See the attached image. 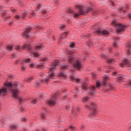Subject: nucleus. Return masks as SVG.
<instances>
[{"mask_svg":"<svg viewBox=\"0 0 131 131\" xmlns=\"http://www.w3.org/2000/svg\"><path fill=\"white\" fill-rule=\"evenodd\" d=\"M107 79H108V77H106L104 78V80L102 82V85L105 86L106 85V83H107Z\"/></svg>","mask_w":131,"mask_h":131,"instance_id":"nucleus-22","label":"nucleus"},{"mask_svg":"<svg viewBox=\"0 0 131 131\" xmlns=\"http://www.w3.org/2000/svg\"><path fill=\"white\" fill-rule=\"evenodd\" d=\"M14 48H15V50H17V51L20 50V49H21V47H20V46H19V45H15L14 46Z\"/></svg>","mask_w":131,"mask_h":131,"instance_id":"nucleus-31","label":"nucleus"},{"mask_svg":"<svg viewBox=\"0 0 131 131\" xmlns=\"http://www.w3.org/2000/svg\"><path fill=\"white\" fill-rule=\"evenodd\" d=\"M120 11H122V12H123L124 13H125V11H124V10H123V8H120Z\"/></svg>","mask_w":131,"mask_h":131,"instance_id":"nucleus-53","label":"nucleus"},{"mask_svg":"<svg viewBox=\"0 0 131 131\" xmlns=\"http://www.w3.org/2000/svg\"><path fill=\"white\" fill-rule=\"evenodd\" d=\"M40 118L42 119H45V118H46V116H45L43 114H42L40 116Z\"/></svg>","mask_w":131,"mask_h":131,"instance_id":"nucleus-39","label":"nucleus"},{"mask_svg":"<svg viewBox=\"0 0 131 131\" xmlns=\"http://www.w3.org/2000/svg\"><path fill=\"white\" fill-rule=\"evenodd\" d=\"M42 14H47V10H44L43 11H42Z\"/></svg>","mask_w":131,"mask_h":131,"instance_id":"nucleus-54","label":"nucleus"},{"mask_svg":"<svg viewBox=\"0 0 131 131\" xmlns=\"http://www.w3.org/2000/svg\"><path fill=\"white\" fill-rule=\"evenodd\" d=\"M127 16H128L129 18H130V19H131V14H130V13H128V15H127Z\"/></svg>","mask_w":131,"mask_h":131,"instance_id":"nucleus-57","label":"nucleus"},{"mask_svg":"<svg viewBox=\"0 0 131 131\" xmlns=\"http://www.w3.org/2000/svg\"><path fill=\"white\" fill-rule=\"evenodd\" d=\"M11 129H16V128H17L16 125H12L11 126Z\"/></svg>","mask_w":131,"mask_h":131,"instance_id":"nucleus-30","label":"nucleus"},{"mask_svg":"<svg viewBox=\"0 0 131 131\" xmlns=\"http://www.w3.org/2000/svg\"><path fill=\"white\" fill-rule=\"evenodd\" d=\"M68 62L70 64H73L74 68L77 69V70H80L82 68V64L80 63V61L75 58H73L72 56L69 57L68 59Z\"/></svg>","mask_w":131,"mask_h":131,"instance_id":"nucleus-4","label":"nucleus"},{"mask_svg":"<svg viewBox=\"0 0 131 131\" xmlns=\"http://www.w3.org/2000/svg\"><path fill=\"white\" fill-rule=\"evenodd\" d=\"M63 28H65V25H62L60 26V29H61V30H63Z\"/></svg>","mask_w":131,"mask_h":131,"instance_id":"nucleus-49","label":"nucleus"},{"mask_svg":"<svg viewBox=\"0 0 131 131\" xmlns=\"http://www.w3.org/2000/svg\"><path fill=\"white\" fill-rule=\"evenodd\" d=\"M59 64V60H56L54 62V65H52L51 66V68L50 69L49 71V76H47L45 78H44L41 81L37 80L35 82V84L37 86H39L40 85V83L43 82H49L51 79H54V78L55 77V73H54L55 70H56L57 69H56V67L58 66Z\"/></svg>","mask_w":131,"mask_h":131,"instance_id":"nucleus-2","label":"nucleus"},{"mask_svg":"<svg viewBox=\"0 0 131 131\" xmlns=\"http://www.w3.org/2000/svg\"><path fill=\"white\" fill-rule=\"evenodd\" d=\"M85 107V108H88V109H90V106H89L88 105H86Z\"/></svg>","mask_w":131,"mask_h":131,"instance_id":"nucleus-59","label":"nucleus"},{"mask_svg":"<svg viewBox=\"0 0 131 131\" xmlns=\"http://www.w3.org/2000/svg\"><path fill=\"white\" fill-rule=\"evenodd\" d=\"M100 86H101V83H100V82H96L97 88H100Z\"/></svg>","mask_w":131,"mask_h":131,"instance_id":"nucleus-38","label":"nucleus"},{"mask_svg":"<svg viewBox=\"0 0 131 131\" xmlns=\"http://www.w3.org/2000/svg\"><path fill=\"white\" fill-rule=\"evenodd\" d=\"M41 131H46V129L43 128V129H42V130Z\"/></svg>","mask_w":131,"mask_h":131,"instance_id":"nucleus-61","label":"nucleus"},{"mask_svg":"<svg viewBox=\"0 0 131 131\" xmlns=\"http://www.w3.org/2000/svg\"><path fill=\"white\" fill-rule=\"evenodd\" d=\"M127 55H128V56H129V55H130V50H129V49H128V48H127Z\"/></svg>","mask_w":131,"mask_h":131,"instance_id":"nucleus-37","label":"nucleus"},{"mask_svg":"<svg viewBox=\"0 0 131 131\" xmlns=\"http://www.w3.org/2000/svg\"><path fill=\"white\" fill-rule=\"evenodd\" d=\"M66 110H69L70 109V107L69 106H66Z\"/></svg>","mask_w":131,"mask_h":131,"instance_id":"nucleus-55","label":"nucleus"},{"mask_svg":"<svg viewBox=\"0 0 131 131\" xmlns=\"http://www.w3.org/2000/svg\"><path fill=\"white\" fill-rule=\"evenodd\" d=\"M92 77L95 78L96 77V74H92Z\"/></svg>","mask_w":131,"mask_h":131,"instance_id":"nucleus-56","label":"nucleus"},{"mask_svg":"<svg viewBox=\"0 0 131 131\" xmlns=\"http://www.w3.org/2000/svg\"><path fill=\"white\" fill-rule=\"evenodd\" d=\"M17 56H16V53H14V54H12V57L13 58H16Z\"/></svg>","mask_w":131,"mask_h":131,"instance_id":"nucleus-50","label":"nucleus"},{"mask_svg":"<svg viewBox=\"0 0 131 131\" xmlns=\"http://www.w3.org/2000/svg\"><path fill=\"white\" fill-rule=\"evenodd\" d=\"M79 110H80V108L79 107H78L76 110H73L72 111V113L73 115L76 114V113H77V112H79Z\"/></svg>","mask_w":131,"mask_h":131,"instance_id":"nucleus-19","label":"nucleus"},{"mask_svg":"<svg viewBox=\"0 0 131 131\" xmlns=\"http://www.w3.org/2000/svg\"><path fill=\"white\" fill-rule=\"evenodd\" d=\"M31 30V28L29 27L26 29V31H25L24 33L23 34L24 36L25 37H26V38H28L29 37V32Z\"/></svg>","mask_w":131,"mask_h":131,"instance_id":"nucleus-9","label":"nucleus"},{"mask_svg":"<svg viewBox=\"0 0 131 131\" xmlns=\"http://www.w3.org/2000/svg\"><path fill=\"white\" fill-rule=\"evenodd\" d=\"M21 110H22V111H23V110H24V107H21Z\"/></svg>","mask_w":131,"mask_h":131,"instance_id":"nucleus-62","label":"nucleus"},{"mask_svg":"<svg viewBox=\"0 0 131 131\" xmlns=\"http://www.w3.org/2000/svg\"><path fill=\"white\" fill-rule=\"evenodd\" d=\"M123 79H124V78L121 75L118 76V77L117 78L118 81H119V82H121V81H122V80H123Z\"/></svg>","mask_w":131,"mask_h":131,"instance_id":"nucleus-18","label":"nucleus"},{"mask_svg":"<svg viewBox=\"0 0 131 131\" xmlns=\"http://www.w3.org/2000/svg\"><path fill=\"white\" fill-rule=\"evenodd\" d=\"M6 50H7L8 51H12V50H13V46H7Z\"/></svg>","mask_w":131,"mask_h":131,"instance_id":"nucleus-24","label":"nucleus"},{"mask_svg":"<svg viewBox=\"0 0 131 131\" xmlns=\"http://www.w3.org/2000/svg\"><path fill=\"white\" fill-rule=\"evenodd\" d=\"M114 61V59L112 58H109L107 60V63L108 64H111L112 63H113V61Z\"/></svg>","mask_w":131,"mask_h":131,"instance_id":"nucleus-23","label":"nucleus"},{"mask_svg":"<svg viewBox=\"0 0 131 131\" xmlns=\"http://www.w3.org/2000/svg\"><path fill=\"white\" fill-rule=\"evenodd\" d=\"M18 99L19 101V103H22L24 101L23 99L20 98H18Z\"/></svg>","mask_w":131,"mask_h":131,"instance_id":"nucleus-40","label":"nucleus"},{"mask_svg":"<svg viewBox=\"0 0 131 131\" xmlns=\"http://www.w3.org/2000/svg\"><path fill=\"white\" fill-rule=\"evenodd\" d=\"M27 15V12H25L23 13L21 18L22 19H24L25 18V16Z\"/></svg>","mask_w":131,"mask_h":131,"instance_id":"nucleus-28","label":"nucleus"},{"mask_svg":"<svg viewBox=\"0 0 131 131\" xmlns=\"http://www.w3.org/2000/svg\"><path fill=\"white\" fill-rule=\"evenodd\" d=\"M42 66H43V63H41L38 65L37 67H42Z\"/></svg>","mask_w":131,"mask_h":131,"instance_id":"nucleus-48","label":"nucleus"},{"mask_svg":"<svg viewBox=\"0 0 131 131\" xmlns=\"http://www.w3.org/2000/svg\"><path fill=\"white\" fill-rule=\"evenodd\" d=\"M41 47H42L41 45L36 46V49H35L36 51V50H40V49H41Z\"/></svg>","mask_w":131,"mask_h":131,"instance_id":"nucleus-33","label":"nucleus"},{"mask_svg":"<svg viewBox=\"0 0 131 131\" xmlns=\"http://www.w3.org/2000/svg\"><path fill=\"white\" fill-rule=\"evenodd\" d=\"M114 39H115V41H117V40H118V39H119V38H118L117 37H115ZM113 46L115 48H116V46H117L116 42H115L113 43Z\"/></svg>","mask_w":131,"mask_h":131,"instance_id":"nucleus-20","label":"nucleus"},{"mask_svg":"<svg viewBox=\"0 0 131 131\" xmlns=\"http://www.w3.org/2000/svg\"><path fill=\"white\" fill-rule=\"evenodd\" d=\"M116 73H117L116 72H114V75H115V74H116Z\"/></svg>","mask_w":131,"mask_h":131,"instance_id":"nucleus-64","label":"nucleus"},{"mask_svg":"<svg viewBox=\"0 0 131 131\" xmlns=\"http://www.w3.org/2000/svg\"><path fill=\"white\" fill-rule=\"evenodd\" d=\"M11 11L12 12V13H15V12H16V10L15 9H12Z\"/></svg>","mask_w":131,"mask_h":131,"instance_id":"nucleus-60","label":"nucleus"},{"mask_svg":"<svg viewBox=\"0 0 131 131\" xmlns=\"http://www.w3.org/2000/svg\"><path fill=\"white\" fill-rule=\"evenodd\" d=\"M21 49L23 50H24V49H27V50H30L31 49V47H30V45L26 44L21 47Z\"/></svg>","mask_w":131,"mask_h":131,"instance_id":"nucleus-13","label":"nucleus"},{"mask_svg":"<svg viewBox=\"0 0 131 131\" xmlns=\"http://www.w3.org/2000/svg\"><path fill=\"white\" fill-rule=\"evenodd\" d=\"M47 60H48V58L47 57H43L41 59V61L42 62H46V61H47Z\"/></svg>","mask_w":131,"mask_h":131,"instance_id":"nucleus-36","label":"nucleus"},{"mask_svg":"<svg viewBox=\"0 0 131 131\" xmlns=\"http://www.w3.org/2000/svg\"><path fill=\"white\" fill-rule=\"evenodd\" d=\"M71 80L72 81H73L74 82H77V83H79V79H75L74 77L73 76H71L70 77Z\"/></svg>","mask_w":131,"mask_h":131,"instance_id":"nucleus-12","label":"nucleus"},{"mask_svg":"<svg viewBox=\"0 0 131 131\" xmlns=\"http://www.w3.org/2000/svg\"><path fill=\"white\" fill-rule=\"evenodd\" d=\"M31 60L30 59V58L25 59L23 61V63H24V64H26L27 63H31Z\"/></svg>","mask_w":131,"mask_h":131,"instance_id":"nucleus-14","label":"nucleus"},{"mask_svg":"<svg viewBox=\"0 0 131 131\" xmlns=\"http://www.w3.org/2000/svg\"><path fill=\"white\" fill-rule=\"evenodd\" d=\"M76 8L77 9H78V13H74L73 12L72 10L70 11V13H71L72 16L75 19H76V18H78L80 16V15H84L85 13H90V12H92L93 9L92 7H88L87 8V9L85 11L83 10V7L80 6H76Z\"/></svg>","mask_w":131,"mask_h":131,"instance_id":"nucleus-3","label":"nucleus"},{"mask_svg":"<svg viewBox=\"0 0 131 131\" xmlns=\"http://www.w3.org/2000/svg\"><path fill=\"white\" fill-rule=\"evenodd\" d=\"M43 97H45V95L43 94V93H41L39 94V100L40 101L41 100H42V98H43Z\"/></svg>","mask_w":131,"mask_h":131,"instance_id":"nucleus-27","label":"nucleus"},{"mask_svg":"<svg viewBox=\"0 0 131 131\" xmlns=\"http://www.w3.org/2000/svg\"><path fill=\"white\" fill-rule=\"evenodd\" d=\"M67 54H68V55H72V54H73V52H72L70 50H68L67 51Z\"/></svg>","mask_w":131,"mask_h":131,"instance_id":"nucleus-32","label":"nucleus"},{"mask_svg":"<svg viewBox=\"0 0 131 131\" xmlns=\"http://www.w3.org/2000/svg\"><path fill=\"white\" fill-rule=\"evenodd\" d=\"M4 85L5 88L0 90V95L1 94H3V95L5 96V94H6L7 91L8 90L11 92L13 98H15V99L18 98V96H19V94H20V92L18 90L21 89V84L17 83H5Z\"/></svg>","mask_w":131,"mask_h":131,"instance_id":"nucleus-1","label":"nucleus"},{"mask_svg":"<svg viewBox=\"0 0 131 131\" xmlns=\"http://www.w3.org/2000/svg\"><path fill=\"white\" fill-rule=\"evenodd\" d=\"M67 35H68V32H67L61 34L59 37V40L61 41V40H62L63 38H65Z\"/></svg>","mask_w":131,"mask_h":131,"instance_id":"nucleus-11","label":"nucleus"},{"mask_svg":"<svg viewBox=\"0 0 131 131\" xmlns=\"http://www.w3.org/2000/svg\"><path fill=\"white\" fill-rule=\"evenodd\" d=\"M101 56L102 58H103V59L106 58V56H105V55H104V54H101Z\"/></svg>","mask_w":131,"mask_h":131,"instance_id":"nucleus-51","label":"nucleus"},{"mask_svg":"<svg viewBox=\"0 0 131 131\" xmlns=\"http://www.w3.org/2000/svg\"><path fill=\"white\" fill-rule=\"evenodd\" d=\"M90 90L92 91V92L90 93V95H94L95 93L94 91L96 90V87H95V86H92Z\"/></svg>","mask_w":131,"mask_h":131,"instance_id":"nucleus-15","label":"nucleus"},{"mask_svg":"<svg viewBox=\"0 0 131 131\" xmlns=\"http://www.w3.org/2000/svg\"><path fill=\"white\" fill-rule=\"evenodd\" d=\"M112 25L113 26H115V27L116 28L117 33H120V32H122V31H123V30H124V26L121 24H118L115 20H113L112 21Z\"/></svg>","mask_w":131,"mask_h":131,"instance_id":"nucleus-5","label":"nucleus"},{"mask_svg":"<svg viewBox=\"0 0 131 131\" xmlns=\"http://www.w3.org/2000/svg\"><path fill=\"white\" fill-rule=\"evenodd\" d=\"M14 18H15V19H20V16H19V15H15V16H14Z\"/></svg>","mask_w":131,"mask_h":131,"instance_id":"nucleus-46","label":"nucleus"},{"mask_svg":"<svg viewBox=\"0 0 131 131\" xmlns=\"http://www.w3.org/2000/svg\"><path fill=\"white\" fill-rule=\"evenodd\" d=\"M32 103L36 104V99H33V100L32 101Z\"/></svg>","mask_w":131,"mask_h":131,"instance_id":"nucleus-43","label":"nucleus"},{"mask_svg":"<svg viewBox=\"0 0 131 131\" xmlns=\"http://www.w3.org/2000/svg\"><path fill=\"white\" fill-rule=\"evenodd\" d=\"M96 33H97V34H102V35H108L109 32L106 30L98 29L96 30Z\"/></svg>","mask_w":131,"mask_h":131,"instance_id":"nucleus-8","label":"nucleus"},{"mask_svg":"<svg viewBox=\"0 0 131 131\" xmlns=\"http://www.w3.org/2000/svg\"><path fill=\"white\" fill-rule=\"evenodd\" d=\"M126 47H127L128 49H130V48H131V45H130V44H129V43L127 44Z\"/></svg>","mask_w":131,"mask_h":131,"instance_id":"nucleus-47","label":"nucleus"},{"mask_svg":"<svg viewBox=\"0 0 131 131\" xmlns=\"http://www.w3.org/2000/svg\"><path fill=\"white\" fill-rule=\"evenodd\" d=\"M110 4H111V5H112V6H113V7H114L115 5H114V3H113V2L111 1Z\"/></svg>","mask_w":131,"mask_h":131,"instance_id":"nucleus-52","label":"nucleus"},{"mask_svg":"<svg viewBox=\"0 0 131 131\" xmlns=\"http://www.w3.org/2000/svg\"><path fill=\"white\" fill-rule=\"evenodd\" d=\"M88 85L86 84V83H83L82 84L81 89L83 90V91H85L86 90V86Z\"/></svg>","mask_w":131,"mask_h":131,"instance_id":"nucleus-17","label":"nucleus"},{"mask_svg":"<svg viewBox=\"0 0 131 131\" xmlns=\"http://www.w3.org/2000/svg\"><path fill=\"white\" fill-rule=\"evenodd\" d=\"M21 67H20L21 70H25L26 69V65L25 63L21 62Z\"/></svg>","mask_w":131,"mask_h":131,"instance_id":"nucleus-16","label":"nucleus"},{"mask_svg":"<svg viewBox=\"0 0 131 131\" xmlns=\"http://www.w3.org/2000/svg\"><path fill=\"white\" fill-rule=\"evenodd\" d=\"M91 106H92V107H95L96 106V104H95L94 103L91 102L90 103Z\"/></svg>","mask_w":131,"mask_h":131,"instance_id":"nucleus-42","label":"nucleus"},{"mask_svg":"<svg viewBox=\"0 0 131 131\" xmlns=\"http://www.w3.org/2000/svg\"><path fill=\"white\" fill-rule=\"evenodd\" d=\"M75 45L73 42H71L69 46L70 48H74Z\"/></svg>","mask_w":131,"mask_h":131,"instance_id":"nucleus-34","label":"nucleus"},{"mask_svg":"<svg viewBox=\"0 0 131 131\" xmlns=\"http://www.w3.org/2000/svg\"><path fill=\"white\" fill-rule=\"evenodd\" d=\"M90 100V98L89 97H84L82 100L83 103H85V102H87V101H89Z\"/></svg>","mask_w":131,"mask_h":131,"instance_id":"nucleus-25","label":"nucleus"},{"mask_svg":"<svg viewBox=\"0 0 131 131\" xmlns=\"http://www.w3.org/2000/svg\"><path fill=\"white\" fill-rule=\"evenodd\" d=\"M33 55L35 57H39V54L38 53H36V52H33Z\"/></svg>","mask_w":131,"mask_h":131,"instance_id":"nucleus-29","label":"nucleus"},{"mask_svg":"<svg viewBox=\"0 0 131 131\" xmlns=\"http://www.w3.org/2000/svg\"><path fill=\"white\" fill-rule=\"evenodd\" d=\"M87 46H88V47H91L92 46V42H91V41L88 42L87 43Z\"/></svg>","mask_w":131,"mask_h":131,"instance_id":"nucleus-45","label":"nucleus"},{"mask_svg":"<svg viewBox=\"0 0 131 131\" xmlns=\"http://www.w3.org/2000/svg\"><path fill=\"white\" fill-rule=\"evenodd\" d=\"M21 121H23L24 122H26V121H27V119L26 118H22Z\"/></svg>","mask_w":131,"mask_h":131,"instance_id":"nucleus-41","label":"nucleus"},{"mask_svg":"<svg viewBox=\"0 0 131 131\" xmlns=\"http://www.w3.org/2000/svg\"><path fill=\"white\" fill-rule=\"evenodd\" d=\"M57 96L56 94L53 95L52 98L48 101V104L49 106H54L56 104V97Z\"/></svg>","mask_w":131,"mask_h":131,"instance_id":"nucleus-7","label":"nucleus"},{"mask_svg":"<svg viewBox=\"0 0 131 131\" xmlns=\"http://www.w3.org/2000/svg\"><path fill=\"white\" fill-rule=\"evenodd\" d=\"M12 23H13V22H11L10 23H9V25H12Z\"/></svg>","mask_w":131,"mask_h":131,"instance_id":"nucleus-63","label":"nucleus"},{"mask_svg":"<svg viewBox=\"0 0 131 131\" xmlns=\"http://www.w3.org/2000/svg\"><path fill=\"white\" fill-rule=\"evenodd\" d=\"M83 127H84V126L82 124V125H81L80 129H82V128H83Z\"/></svg>","mask_w":131,"mask_h":131,"instance_id":"nucleus-58","label":"nucleus"},{"mask_svg":"<svg viewBox=\"0 0 131 131\" xmlns=\"http://www.w3.org/2000/svg\"><path fill=\"white\" fill-rule=\"evenodd\" d=\"M124 65H125L126 66H129V61H128L126 59H124V60L123 61V63L120 64V66H121V67H123Z\"/></svg>","mask_w":131,"mask_h":131,"instance_id":"nucleus-10","label":"nucleus"},{"mask_svg":"<svg viewBox=\"0 0 131 131\" xmlns=\"http://www.w3.org/2000/svg\"><path fill=\"white\" fill-rule=\"evenodd\" d=\"M34 67V63L33 62H30V68H33Z\"/></svg>","mask_w":131,"mask_h":131,"instance_id":"nucleus-35","label":"nucleus"},{"mask_svg":"<svg viewBox=\"0 0 131 131\" xmlns=\"http://www.w3.org/2000/svg\"><path fill=\"white\" fill-rule=\"evenodd\" d=\"M96 108H94L93 110L92 114L90 116V118H91V119L93 118V116H95L96 115Z\"/></svg>","mask_w":131,"mask_h":131,"instance_id":"nucleus-21","label":"nucleus"},{"mask_svg":"<svg viewBox=\"0 0 131 131\" xmlns=\"http://www.w3.org/2000/svg\"><path fill=\"white\" fill-rule=\"evenodd\" d=\"M127 88H129V89H130V88H131V81L128 83V85L127 86Z\"/></svg>","mask_w":131,"mask_h":131,"instance_id":"nucleus-44","label":"nucleus"},{"mask_svg":"<svg viewBox=\"0 0 131 131\" xmlns=\"http://www.w3.org/2000/svg\"><path fill=\"white\" fill-rule=\"evenodd\" d=\"M32 79H33V78L32 77H30L29 78H28L26 80V82H27V83H29V82H30V81H31V80H32Z\"/></svg>","mask_w":131,"mask_h":131,"instance_id":"nucleus-26","label":"nucleus"},{"mask_svg":"<svg viewBox=\"0 0 131 131\" xmlns=\"http://www.w3.org/2000/svg\"><path fill=\"white\" fill-rule=\"evenodd\" d=\"M67 68V66H63L61 67L60 69L61 73L58 75V76L60 77H66L67 75L64 73V71H66V69Z\"/></svg>","mask_w":131,"mask_h":131,"instance_id":"nucleus-6","label":"nucleus"}]
</instances>
